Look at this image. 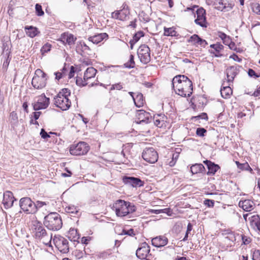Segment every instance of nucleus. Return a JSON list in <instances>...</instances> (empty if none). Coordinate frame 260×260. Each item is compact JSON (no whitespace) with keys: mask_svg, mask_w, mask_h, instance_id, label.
<instances>
[{"mask_svg":"<svg viewBox=\"0 0 260 260\" xmlns=\"http://www.w3.org/2000/svg\"><path fill=\"white\" fill-rule=\"evenodd\" d=\"M123 66L125 68L133 69L135 67V62L134 61V56L131 54L128 61L124 63Z\"/></svg>","mask_w":260,"mask_h":260,"instance_id":"nucleus-34","label":"nucleus"},{"mask_svg":"<svg viewBox=\"0 0 260 260\" xmlns=\"http://www.w3.org/2000/svg\"><path fill=\"white\" fill-rule=\"evenodd\" d=\"M236 164L237 166L238 169L241 170H246L249 171L251 173L252 172L253 170L249 166V164L247 162H245L243 164H241L239 161H236Z\"/></svg>","mask_w":260,"mask_h":260,"instance_id":"nucleus-33","label":"nucleus"},{"mask_svg":"<svg viewBox=\"0 0 260 260\" xmlns=\"http://www.w3.org/2000/svg\"><path fill=\"white\" fill-rule=\"evenodd\" d=\"M239 206L245 211L250 212L254 209L255 204L250 200H245L239 202Z\"/></svg>","mask_w":260,"mask_h":260,"instance_id":"nucleus-22","label":"nucleus"},{"mask_svg":"<svg viewBox=\"0 0 260 260\" xmlns=\"http://www.w3.org/2000/svg\"><path fill=\"white\" fill-rule=\"evenodd\" d=\"M252 11L257 15H260V4L254 3L251 5Z\"/></svg>","mask_w":260,"mask_h":260,"instance_id":"nucleus-46","label":"nucleus"},{"mask_svg":"<svg viewBox=\"0 0 260 260\" xmlns=\"http://www.w3.org/2000/svg\"><path fill=\"white\" fill-rule=\"evenodd\" d=\"M24 29L26 31V35L31 38L35 37L40 33L38 29L32 26H25Z\"/></svg>","mask_w":260,"mask_h":260,"instance_id":"nucleus-26","label":"nucleus"},{"mask_svg":"<svg viewBox=\"0 0 260 260\" xmlns=\"http://www.w3.org/2000/svg\"><path fill=\"white\" fill-rule=\"evenodd\" d=\"M210 47L211 50H209L210 54H212V56L216 57H221L223 56V54L221 53V51L223 50L224 46L219 43L211 44Z\"/></svg>","mask_w":260,"mask_h":260,"instance_id":"nucleus-19","label":"nucleus"},{"mask_svg":"<svg viewBox=\"0 0 260 260\" xmlns=\"http://www.w3.org/2000/svg\"><path fill=\"white\" fill-rule=\"evenodd\" d=\"M40 135L43 139H46L50 138L49 135L45 131L44 128H42L40 132Z\"/></svg>","mask_w":260,"mask_h":260,"instance_id":"nucleus-59","label":"nucleus"},{"mask_svg":"<svg viewBox=\"0 0 260 260\" xmlns=\"http://www.w3.org/2000/svg\"><path fill=\"white\" fill-rule=\"evenodd\" d=\"M19 206L24 212L26 214H34V202L30 198L24 197L19 201Z\"/></svg>","mask_w":260,"mask_h":260,"instance_id":"nucleus-11","label":"nucleus"},{"mask_svg":"<svg viewBox=\"0 0 260 260\" xmlns=\"http://www.w3.org/2000/svg\"><path fill=\"white\" fill-rule=\"evenodd\" d=\"M150 251L149 245L146 242H143L136 251V254L138 258L146 259L148 254Z\"/></svg>","mask_w":260,"mask_h":260,"instance_id":"nucleus-16","label":"nucleus"},{"mask_svg":"<svg viewBox=\"0 0 260 260\" xmlns=\"http://www.w3.org/2000/svg\"><path fill=\"white\" fill-rule=\"evenodd\" d=\"M242 240L243 243L245 245H247L251 242V239L244 235L242 236Z\"/></svg>","mask_w":260,"mask_h":260,"instance_id":"nucleus-60","label":"nucleus"},{"mask_svg":"<svg viewBox=\"0 0 260 260\" xmlns=\"http://www.w3.org/2000/svg\"><path fill=\"white\" fill-rule=\"evenodd\" d=\"M76 84L80 87H83L87 85L88 84V82L86 81V80H84V79H82L81 77H77L76 80Z\"/></svg>","mask_w":260,"mask_h":260,"instance_id":"nucleus-40","label":"nucleus"},{"mask_svg":"<svg viewBox=\"0 0 260 260\" xmlns=\"http://www.w3.org/2000/svg\"><path fill=\"white\" fill-rule=\"evenodd\" d=\"M85 252H83L82 250H76L75 251V255L76 257L78 259H80L83 257L84 255L85 254Z\"/></svg>","mask_w":260,"mask_h":260,"instance_id":"nucleus-53","label":"nucleus"},{"mask_svg":"<svg viewBox=\"0 0 260 260\" xmlns=\"http://www.w3.org/2000/svg\"><path fill=\"white\" fill-rule=\"evenodd\" d=\"M154 123L158 127L161 128L163 126L164 124H165V122L164 120L156 119H154Z\"/></svg>","mask_w":260,"mask_h":260,"instance_id":"nucleus-55","label":"nucleus"},{"mask_svg":"<svg viewBox=\"0 0 260 260\" xmlns=\"http://www.w3.org/2000/svg\"><path fill=\"white\" fill-rule=\"evenodd\" d=\"M88 40L90 42H92L93 44H98L101 41H102V38L100 37L99 35H96L94 36L90 37L88 38Z\"/></svg>","mask_w":260,"mask_h":260,"instance_id":"nucleus-41","label":"nucleus"},{"mask_svg":"<svg viewBox=\"0 0 260 260\" xmlns=\"http://www.w3.org/2000/svg\"><path fill=\"white\" fill-rule=\"evenodd\" d=\"M36 14L39 16H43L44 14V11L42 10V6L39 4H37L35 6Z\"/></svg>","mask_w":260,"mask_h":260,"instance_id":"nucleus-47","label":"nucleus"},{"mask_svg":"<svg viewBox=\"0 0 260 260\" xmlns=\"http://www.w3.org/2000/svg\"><path fill=\"white\" fill-rule=\"evenodd\" d=\"M207 132V130L203 127H198L196 129V135L200 137H204Z\"/></svg>","mask_w":260,"mask_h":260,"instance_id":"nucleus-43","label":"nucleus"},{"mask_svg":"<svg viewBox=\"0 0 260 260\" xmlns=\"http://www.w3.org/2000/svg\"><path fill=\"white\" fill-rule=\"evenodd\" d=\"M113 208L117 216L120 217H125L136 210V207L133 204L121 199L113 204Z\"/></svg>","mask_w":260,"mask_h":260,"instance_id":"nucleus-2","label":"nucleus"},{"mask_svg":"<svg viewBox=\"0 0 260 260\" xmlns=\"http://www.w3.org/2000/svg\"><path fill=\"white\" fill-rule=\"evenodd\" d=\"M44 225L49 230L56 231L62 226L61 216L57 212H51L45 216Z\"/></svg>","mask_w":260,"mask_h":260,"instance_id":"nucleus-4","label":"nucleus"},{"mask_svg":"<svg viewBox=\"0 0 260 260\" xmlns=\"http://www.w3.org/2000/svg\"><path fill=\"white\" fill-rule=\"evenodd\" d=\"M230 84L225 85V82L223 81L220 93L221 96L224 99H228L232 94V89L230 86Z\"/></svg>","mask_w":260,"mask_h":260,"instance_id":"nucleus-23","label":"nucleus"},{"mask_svg":"<svg viewBox=\"0 0 260 260\" xmlns=\"http://www.w3.org/2000/svg\"><path fill=\"white\" fill-rule=\"evenodd\" d=\"M16 200L11 191H6L4 193L3 204L6 209L11 208Z\"/></svg>","mask_w":260,"mask_h":260,"instance_id":"nucleus-18","label":"nucleus"},{"mask_svg":"<svg viewBox=\"0 0 260 260\" xmlns=\"http://www.w3.org/2000/svg\"><path fill=\"white\" fill-rule=\"evenodd\" d=\"M203 163L207 166L208 171L206 174L209 176H213L215 175L216 172L220 168L218 165L209 160H204Z\"/></svg>","mask_w":260,"mask_h":260,"instance_id":"nucleus-20","label":"nucleus"},{"mask_svg":"<svg viewBox=\"0 0 260 260\" xmlns=\"http://www.w3.org/2000/svg\"><path fill=\"white\" fill-rule=\"evenodd\" d=\"M41 113V112H38L37 111H35V112H32L31 115H32V117L35 119V120H37L39 119Z\"/></svg>","mask_w":260,"mask_h":260,"instance_id":"nucleus-61","label":"nucleus"},{"mask_svg":"<svg viewBox=\"0 0 260 260\" xmlns=\"http://www.w3.org/2000/svg\"><path fill=\"white\" fill-rule=\"evenodd\" d=\"M51 45L48 43L45 44L41 48L42 53L48 52L50 50Z\"/></svg>","mask_w":260,"mask_h":260,"instance_id":"nucleus-54","label":"nucleus"},{"mask_svg":"<svg viewBox=\"0 0 260 260\" xmlns=\"http://www.w3.org/2000/svg\"><path fill=\"white\" fill-rule=\"evenodd\" d=\"M122 181L124 184L135 188L142 187L144 185V181L133 176H124L122 177Z\"/></svg>","mask_w":260,"mask_h":260,"instance_id":"nucleus-13","label":"nucleus"},{"mask_svg":"<svg viewBox=\"0 0 260 260\" xmlns=\"http://www.w3.org/2000/svg\"><path fill=\"white\" fill-rule=\"evenodd\" d=\"M248 76L251 78H253L256 79L257 78L260 77V73L259 74H257L253 69H249L247 72Z\"/></svg>","mask_w":260,"mask_h":260,"instance_id":"nucleus-48","label":"nucleus"},{"mask_svg":"<svg viewBox=\"0 0 260 260\" xmlns=\"http://www.w3.org/2000/svg\"><path fill=\"white\" fill-rule=\"evenodd\" d=\"M253 260H260V252L259 250H255L252 254Z\"/></svg>","mask_w":260,"mask_h":260,"instance_id":"nucleus-56","label":"nucleus"},{"mask_svg":"<svg viewBox=\"0 0 260 260\" xmlns=\"http://www.w3.org/2000/svg\"><path fill=\"white\" fill-rule=\"evenodd\" d=\"M97 70L93 67H89L85 71L84 75V80L87 81L92 78H94L96 75Z\"/></svg>","mask_w":260,"mask_h":260,"instance_id":"nucleus-28","label":"nucleus"},{"mask_svg":"<svg viewBox=\"0 0 260 260\" xmlns=\"http://www.w3.org/2000/svg\"><path fill=\"white\" fill-rule=\"evenodd\" d=\"M191 119H194V121H198L200 119H205L207 120L208 119V117L206 113L203 112L196 116H193Z\"/></svg>","mask_w":260,"mask_h":260,"instance_id":"nucleus-42","label":"nucleus"},{"mask_svg":"<svg viewBox=\"0 0 260 260\" xmlns=\"http://www.w3.org/2000/svg\"><path fill=\"white\" fill-rule=\"evenodd\" d=\"M195 8H198L196 10L197 18L195 19L194 22L202 27H207V22L206 17V11L202 7L199 8L198 6H194L192 8H188V9L194 11Z\"/></svg>","mask_w":260,"mask_h":260,"instance_id":"nucleus-8","label":"nucleus"},{"mask_svg":"<svg viewBox=\"0 0 260 260\" xmlns=\"http://www.w3.org/2000/svg\"><path fill=\"white\" fill-rule=\"evenodd\" d=\"M54 104L56 107L60 108L63 111L69 109L71 105V102L69 98L56 96L54 98Z\"/></svg>","mask_w":260,"mask_h":260,"instance_id":"nucleus-14","label":"nucleus"},{"mask_svg":"<svg viewBox=\"0 0 260 260\" xmlns=\"http://www.w3.org/2000/svg\"><path fill=\"white\" fill-rule=\"evenodd\" d=\"M123 88V84L121 82H118L115 84H114L111 85V87L110 89V91H112L115 89L116 90H121Z\"/></svg>","mask_w":260,"mask_h":260,"instance_id":"nucleus-49","label":"nucleus"},{"mask_svg":"<svg viewBox=\"0 0 260 260\" xmlns=\"http://www.w3.org/2000/svg\"><path fill=\"white\" fill-rule=\"evenodd\" d=\"M76 68L74 66H72L70 67V72L68 75L69 79H71L72 78H73L74 76V74H75V73L76 72Z\"/></svg>","mask_w":260,"mask_h":260,"instance_id":"nucleus-57","label":"nucleus"},{"mask_svg":"<svg viewBox=\"0 0 260 260\" xmlns=\"http://www.w3.org/2000/svg\"><path fill=\"white\" fill-rule=\"evenodd\" d=\"M62 39L64 40L63 41V42H66V43L68 44L69 45H71L74 44L76 38H75L73 35L70 34L63 38Z\"/></svg>","mask_w":260,"mask_h":260,"instance_id":"nucleus-36","label":"nucleus"},{"mask_svg":"<svg viewBox=\"0 0 260 260\" xmlns=\"http://www.w3.org/2000/svg\"><path fill=\"white\" fill-rule=\"evenodd\" d=\"M50 103V99L47 98L44 93L36 97L32 104L34 111H39L46 109Z\"/></svg>","mask_w":260,"mask_h":260,"instance_id":"nucleus-9","label":"nucleus"},{"mask_svg":"<svg viewBox=\"0 0 260 260\" xmlns=\"http://www.w3.org/2000/svg\"><path fill=\"white\" fill-rule=\"evenodd\" d=\"M164 30V36L172 37H175L177 36V32L173 27L167 28L165 27Z\"/></svg>","mask_w":260,"mask_h":260,"instance_id":"nucleus-35","label":"nucleus"},{"mask_svg":"<svg viewBox=\"0 0 260 260\" xmlns=\"http://www.w3.org/2000/svg\"><path fill=\"white\" fill-rule=\"evenodd\" d=\"M192 230V225L191 223L189 222L187 224V230L184 238L182 240L183 241H186L188 240V235Z\"/></svg>","mask_w":260,"mask_h":260,"instance_id":"nucleus-44","label":"nucleus"},{"mask_svg":"<svg viewBox=\"0 0 260 260\" xmlns=\"http://www.w3.org/2000/svg\"><path fill=\"white\" fill-rule=\"evenodd\" d=\"M112 254L111 250H108L102 252H97L95 254V257L98 259H104L107 258L110 255Z\"/></svg>","mask_w":260,"mask_h":260,"instance_id":"nucleus-32","label":"nucleus"},{"mask_svg":"<svg viewBox=\"0 0 260 260\" xmlns=\"http://www.w3.org/2000/svg\"><path fill=\"white\" fill-rule=\"evenodd\" d=\"M33 237L37 240H43V243L47 245L51 243L52 235H49L43 224L38 220L33 222L31 226Z\"/></svg>","mask_w":260,"mask_h":260,"instance_id":"nucleus-3","label":"nucleus"},{"mask_svg":"<svg viewBox=\"0 0 260 260\" xmlns=\"http://www.w3.org/2000/svg\"><path fill=\"white\" fill-rule=\"evenodd\" d=\"M226 0H219L218 1V9L221 11H228L231 10L232 9V6L231 5L228 4L226 6V3H225Z\"/></svg>","mask_w":260,"mask_h":260,"instance_id":"nucleus-31","label":"nucleus"},{"mask_svg":"<svg viewBox=\"0 0 260 260\" xmlns=\"http://www.w3.org/2000/svg\"><path fill=\"white\" fill-rule=\"evenodd\" d=\"M120 11H115L111 13V17L114 19L122 20L123 17L120 16Z\"/></svg>","mask_w":260,"mask_h":260,"instance_id":"nucleus-50","label":"nucleus"},{"mask_svg":"<svg viewBox=\"0 0 260 260\" xmlns=\"http://www.w3.org/2000/svg\"><path fill=\"white\" fill-rule=\"evenodd\" d=\"M68 236L70 241L79 242L80 235L76 229H70Z\"/></svg>","mask_w":260,"mask_h":260,"instance_id":"nucleus-27","label":"nucleus"},{"mask_svg":"<svg viewBox=\"0 0 260 260\" xmlns=\"http://www.w3.org/2000/svg\"><path fill=\"white\" fill-rule=\"evenodd\" d=\"M200 39V37L199 35L194 34L189 38L187 40V42L191 43L194 45H197L199 44Z\"/></svg>","mask_w":260,"mask_h":260,"instance_id":"nucleus-38","label":"nucleus"},{"mask_svg":"<svg viewBox=\"0 0 260 260\" xmlns=\"http://www.w3.org/2000/svg\"><path fill=\"white\" fill-rule=\"evenodd\" d=\"M123 233L124 235H127L129 236L135 235L134 231L133 229H131L128 230H123Z\"/></svg>","mask_w":260,"mask_h":260,"instance_id":"nucleus-64","label":"nucleus"},{"mask_svg":"<svg viewBox=\"0 0 260 260\" xmlns=\"http://www.w3.org/2000/svg\"><path fill=\"white\" fill-rule=\"evenodd\" d=\"M218 36L223 41V43L226 45L225 43L226 39H229V37L227 36V35L222 32L219 31L218 32Z\"/></svg>","mask_w":260,"mask_h":260,"instance_id":"nucleus-52","label":"nucleus"},{"mask_svg":"<svg viewBox=\"0 0 260 260\" xmlns=\"http://www.w3.org/2000/svg\"><path fill=\"white\" fill-rule=\"evenodd\" d=\"M250 223L253 229L260 232V217L259 215L252 216L250 219Z\"/></svg>","mask_w":260,"mask_h":260,"instance_id":"nucleus-24","label":"nucleus"},{"mask_svg":"<svg viewBox=\"0 0 260 260\" xmlns=\"http://www.w3.org/2000/svg\"><path fill=\"white\" fill-rule=\"evenodd\" d=\"M53 243L57 249L62 253L69 252L70 246L68 240L61 236H55L53 239Z\"/></svg>","mask_w":260,"mask_h":260,"instance_id":"nucleus-7","label":"nucleus"},{"mask_svg":"<svg viewBox=\"0 0 260 260\" xmlns=\"http://www.w3.org/2000/svg\"><path fill=\"white\" fill-rule=\"evenodd\" d=\"M230 58H232L234 60L236 61L239 62H241L242 61V59L239 58L237 55L234 53L230 56Z\"/></svg>","mask_w":260,"mask_h":260,"instance_id":"nucleus-62","label":"nucleus"},{"mask_svg":"<svg viewBox=\"0 0 260 260\" xmlns=\"http://www.w3.org/2000/svg\"><path fill=\"white\" fill-rule=\"evenodd\" d=\"M144 36V33L143 31H139L136 32L133 36V39H131L129 43L130 44L131 49H133L134 45L139 41L140 39Z\"/></svg>","mask_w":260,"mask_h":260,"instance_id":"nucleus-29","label":"nucleus"},{"mask_svg":"<svg viewBox=\"0 0 260 260\" xmlns=\"http://www.w3.org/2000/svg\"><path fill=\"white\" fill-rule=\"evenodd\" d=\"M172 85L176 93L182 97H189L192 93V81L185 75H179L174 77Z\"/></svg>","mask_w":260,"mask_h":260,"instance_id":"nucleus-1","label":"nucleus"},{"mask_svg":"<svg viewBox=\"0 0 260 260\" xmlns=\"http://www.w3.org/2000/svg\"><path fill=\"white\" fill-rule=\"evenodd\" d=\"M65 171H66V173H63L61 174V176L64 177H70L72 175V173L71 171L68 170L67 168L65 169Z\"/></svg>","mask_w":260,"mask_h":260,"instance_id":"nucleus-63","label":"nucleus"},{"mask_svg":"<svg viewBox=\"0 0 260 260\" xmlns=\"http://www.w3.org/2000/svg\"><path fill=\"white\" fill-rule=\"evenodd\" d=\"M142 156L145 161L151 164L155 162L158 159L157 152L152 147L145 148L143 150Z\"/></svg>","mask_w":260,"mask_h":260,"instance_id":"nucleus-12","label":"nucleus"},{"mask_svg":"<svg viewBox=\"0 0 260 260\" xmlns=\"http://www.w3.org/2000/svg\"><path fill=\"white\" fill-rule=\"evenodd\" d=\"M71 95V91L68 88H63L57 94L56 96H61L63 98H68Z\"/></svg>","mask_w":260,"mask_h":260,"instance_id":"nucleus-39","label":"nucleus"},{"mask_svg":"<svg viewBox=\"0 0 260 260\" xmlns=\"http://www.w3.org/2000/svg\"><path fill=\"white\" fill-rule=\"evenodd\" d=\"M66 210L67 212L73 214L75 215H77L78 212L77 207H75L74 206H69L66 207Z\"/></svg>","mask_w":260,"mask_h":260,"instance_id":"nucleus-45","label":"nucleus"},{"mask_svg":"<svg viewBox=\"0 0 260 260\" xmlns=\"http://www.w3.org/2000/svg\"><path fill=\"white\" fill-rule=\"evenodd\" d=\"M90 149L89 145L85 142H79L73 144L70 147V152L72 155H81L87 153Z\"/></svg>","mask_w":260,"mask_h":260,"instance_id":"nucleus-6","label":"nucleus"},{"mask_svg":"<svg viewBox=\"0 0 260 260\" xmlns=\"http://www.w3.org/2000/svg\"><path fill=\"white\" fill-rule=\"evenodd\" d=\"M239 66H233L228 68L225 70V74L226 75L227 82L228 83L233 82L235 77L239 73Z\"/></svg>","mask_w":260,"mask_h":260,"instance_id":"nucleus-17","label":"nucleus"},{"mask_svg":"<svg viewBox=\"0 0 260 260\" xmlns=\"http://www.w3.org/2000/svg\"><path fill=\"white\" fill-rule=\"evenodd\" d=\"M48 202H43L40 201H37L36 202H34V214L36 213L39 209L42 208L43 206L48 205Z\"/></svg>","mask_w":260,"mask_h":260,"instance_id":"nucleus-37","label":"nucleus"},{"mask_svg":"<svg viewBox=\"0 0 260 260\" xmlns=\"http://www.w3.org/2000/svg\"><path fill=\"white\" fill-rule=\"evenodd\" d=\"M137 53L142 63L146 64L150 62V49L147 45H141L138 50Z\"/></svg>","mask_w":260,"mask_h":260,"instance_id":"nucleus-10","label":"nucleus"},{"mask_svg":"<svg viewBox=\"0 0 260 260\" xmlns=\"http://www.w3.org/2000/svg\"><path fill=\"white\" fill-rule=\"evenodd\" d=\"M136 122L138 124L148 123L151 120V116L149 113L146 112L143 110L137 111Z\"/></svg>","mask_w":260,"mask_h":260,"instance_id":"nucleus-15","label":"nucleus"},{"mask_svg":"<svg viewBox=\"0 0 260 260\" xmlns=\"http://www.w3.org/2000/svg\"><path fill=\"white\" fill-rule=\"evenodd\" d=\"M133 100L135 104L137 107H141L144 104L143 95L141 93H138L136 97H133Z\"/></svg>","mask_w":260,"mask_h":260,"instance_id":"nucleus-30","label":"nucleus"},{"mask_svg":"<svg viewBox=\"0 0 260 260\" xmlns=\"http://www.w3.org/2000/svg\"><path fill=\"white\" fill-rule=\"evenodd\" d=\"M168 240L164 236H160L154 238L151 240L152 245L156 247H161L167 244Z\"/></svg>","mask_w":260,"mask_h":260,"instance_id":"nucleus-21","label":"nucleus"},{"mask_svg":"<svg viewBox=\"0 0 260 260\" xmlns=\"http://www.w3.org/2000/svg\"><path fill=\"white\" fill-rule=\"evenodd\" d=\"M48 80L47 75L41 69H37L31 80V84L36 89H42L45 88Z\"/></svg>","mask_w":260,"mask_h":260,"instance_id":"nucleus-5","label":"nucleus"},{"mask_svg":"<svg viewBox=\"0 0 260 260\" xmlns=\"http://www.w3.org/2000/svg\"><path fill=\"white\" fill-rule=\"evenodd\" d=\"M204 204L208 207L212 208L214 206V201L210 199H206L204 201Z\"/></svg>","mask_w":260,"mask_h":260,"instance_id":"nucleus-51","label":"nucleus"},{"mask_svg":"<svg viewBox=\"0 0 260 260\" xmlns=\"http://www.w3.org/2000/svg\"><path fill=\"white\" fill-rule=\"evenodd\" d=\"M10 118L11 120H13L14 122H17L18 120V116L17 113L13 111L10 114Z\"/></svg>","mask_w":260,"mask_h":260,"instance_id":"nucleus-58","label":"nucleus"},{"mask_svg":"<svg viewBox=\"0 0 260 260\" xmlns=\"http://www.w3.org/2000/svg\"><path fill=\"white\" fill-rule=\"evenodd\" d=\"M190 171L192 174L206 173V169L202 164H195L190 167Z\"/></svg>","mask_w":260,"mask_h":260,"instance_id":"nucleus-25","label":"nucleus"}]
</instances>
